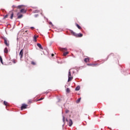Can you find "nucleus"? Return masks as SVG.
I'll return each mask as SVG.
<instances>
[{"label":"nucleus","instance_id":"nucleus-1","mask_svg":"<svg viewBox=\"0 0 130 130\" xmlns=\"http://www.w3.org/2000/svg\"><path fill=\"white\" fill-rule=\"evenodd\" d=\"M70 32L72 35L75 36V37H83V35L82 34H77V33L74 32L73 30H71Z\"/></svg>","mask_w":130,"mask_h":130},{"label":"nucleus","instance_id":"nucleus-2","mask_svg":"<svg viewBox=\"0 0 130 130\" xmlns=\"http://www.w3.org/2000/svg\"><path fill=\"white\" fill-rule=\"evenodd\" d=\"M9 16H10V19L11 20H13V18H14V13L12 11L9 12L8 14L6 15L5 17L4 18L6 19V18H8Z\"/></svg>","mask_w":130,"mask_h":130},{"label":"nucleus","instance_id":"nucleus-3","mask_svg":"<svg viewBox=\"0 0 130 130\" xmlns=\"http://www.w3.org/2000/svg\"><path fill=\"white\" fill-rule=\"evenodd\" d=\"M73 77H72V73H71V70L69 71V74H68V82H71L72 80H73Z\"/></svg>","mask_w":130,"mask_h":130},{"label":"nucleus","instance_id":"nucleus-4","mask_svg":"<svg viewBox=\"0 0 130 130\" xmlns=\"http://www.w3.org/2000/svg\"><path fill=\"white\" fill-rule=\"evenodd\" d=\"M17 19H22L23 18V14H21L20 12L17 14Z\"/></svg>","mask_w":130,"mask_h":130},{"label":"nucleus","instance_id":"nucleus-5","mask_svg":"<svg viewBox=\"0 0 130 130\" xmlns=\"http://www.w3.org/2000/svg\"><path fill=\"white\" fill-rule=\"evenodd\" d=\"M66 121H68L69 126H72V125H73V120H72V119H70L69 121L68 119H66Z\"/></svg>","mask_w":130,"mask_h":130},{"label":"nucleus","instance_id":"nucleus-6","mask_svg":"<svg viewBox=\"0 0 130 130\" xmlns=\"http://www.w3.org/2000/svg\"><path fill=\"white\" fill-rule=\"evenodd\" d=\"M27 106H28V105H27L25 104H22V105L21 107V110H23V109H26V108H27Z\"/></svg>","mask_w":130,"mask_h":130},{"label":"nucleus","instance_id":"nucleus-7","mask_svg":"<svg viewBox=\"0 0 130 130\" xmlns=\"http://www.w3.org/2000/svg\"><path fill=\"white\" fill-rule=\"evenodd\" d=\"M23 54H24V52H23V49H22L19 53L20 58H23Z\"/></svg>","mask_w":130,"mask_h":130},{"label":"nucleus","instance_id":"nucleus-8","mask_svg":"<svg viewBox=\"0 0 130 130\" xmlns=\"http://www.w3.org/2000/svg\"><path fill=\"white\" fill-rule=\"evenodd\" d=\"M26 10H25L24 9H21L19 13H23V14H25L26 13Z\"/></svg>","mask_w":130,"mask_h":130},{"label":"nucleus","instance_id":"nucleus-9","mask_svg":"<svg viewBox=\"0 0 130 130\" xmlns=\"http://www.w3.org/2000/svg\"><path fill=\"white\" fill-rule=\"evenodd\" d=\"M37 46H38V47H39V48H40V49L43 50V48L42 47V46H41V44L38 43V44H37Z\"/></svg>","mask_w":130,"mask_h":130},{"label":"nucleus","instance_id":"nucleus-10","mask_svg":"<svg viewBox=\"0 0 130 130\" xmlns=\"http://www.w3.org/2000/svg\"><path fill=\"white\" fill-rule=\"evenodd\" d=\"M4 42H5V44H6L7 46H9V43H8V41L7 40V39H4Z\"/></svg>","mask_w":130,"mask_h":130},{"label":"nucleus","instance_id":"nucleus-11","mask_svg":"<svg viewBox=\"0 0 130 130\" xmlns=\"http://www.w3.org/2000/svg\"><path fill=\"white\" fill-rule=\"evenodd\" d=\"M38 37V36L36 37L35 36H34V41L35 42H36L37 41V38Z\"/></svg>","mask_w":130,"mask_h":130},{"label":"nucleus","instance_id":"nucleus-12","mask_svg":"<svg viewBox=\"0 0 130 130\" xmlns=\"http://www.w3.org/2000/svg\"><path fill=\"white\" fill-rule=\"evenodd\" d=\"M24 7V5H19L17 7V9H22Z\"/></svg>","mask_w":130,"mask_h":130},{"label":"nucleus","instance_id":"nucleus-13","mask_svg":"<svg viewBox=\"0 0 130 130\" xmlns=\"http://www.w3.org/2000/svg\"><path fill=\"white\" fill-rule=\"evenodd\" d=\"M76 27H77V28H78V29H79V30H81V29H82V27L80 26H79V24L76 23Z\"/></svg>","mask_w":130,"mask_h":130},{"label":"nucleus","instance_id":"nucleus-14","mask_svg":"<svg viewBox=\"0 0 130 130\" xmlns=\"http://www.w3.org/2000/svg\"><path fill=\"white\" fill-rule=\"evenodd\" d=\"M4 52L5 53H8V48H5L4 49Z\"/></svg>","mask_w":130,"mask_h":130},{"label":"nucleus","instance_id":"nucleus-15","mask_svg":"<svg viewBox=\"0 0 130 130\" xmlns=\"http://www.w3.org/2000/svg\"><path fill=\"white\" fill-rule=\"evenodd\" d=\"M61 50L62 51H67V50H68V49H67L66 48H61Z\"/></svg>","mask_w":130,"mask_h":130},{"label":"nucleus","instance_id":"nucleus-16","mask_svg":"<svg viewBox=\"0 0 130 130\" xmlns=\"http://www.w3.org/2000/svg\"><path fill=\"white\" fill-rule=\"evenodd\" d=\"M89 59L88 58H85L84 59V61H85V62H89Z\"/></svg>","mask_w":130,"mask_h":130},{"label":"nucleus","instance_id":"nucleus-17","mask_svg":"<svg viewBox=\"0 0 130 130\" xmlns=\"http://www.w3.org/2000/svg\"><path fill=\"white\" fill-rule=\"evenodd\" d=\"M80 87L79 86H78L76 87V88H75V91H79V90H80Z\"/></svg>","mask_w":130,"mask_h":130},{"label":"nucleus","instance_id":"nucleus-18","mask_svg":"<svg viewBox=\"0 0 130 130\" xmlns=\"http://www.w3.org/2000/svg\"><path fill=\"white\" fill-rule=\"evenodd\" d=\"M66 92H67V93H70V92H71V89H70L69 88H67L66 89Z\"/></svg>","mask_w":130,"mask_h":130},{"label":"nucleus","instance_id":"nucleus-19","mask_svg":"<svg viewBox=\"0 0 130 130\" xmlns=\"http://www.w3.org/2000/svg\"><path fill=\"white\" fill-rule=\"evenodd\" d=\"M67 54H69V52H64L63 55V56H66Z\"/></svg>","mask_w":130,"mask_h":130},{"label":"nucleus","instance_id":"nucleus-20","mask_svg":"<svg viewBox=\"0 0 130 130\" xmlns=\"http://www.w3.org/2000/svg\"><path fill=\"white\" fill-rule=\"evenodd\" d=\"M81 101V98H80L79 99H78L77 101H76V103H80V102Z\"/></svg>","mask_w":130,"mask_h":130},{"label":"nucleus","instance_id":"nucleus-21","mask_svg":"<svg viewBox=\"0 0 130 130\" xmlns=\"http://www.w3.org/2000/svg\"><path fill=\"white\" fill-rule=\"evenodd\" d=\"M0 61L2 64H4V63L3 62V58H2V56H0Z\"/></svg>","mask_w":130,"mask_h":130},{"label":"nucleus","instance_id":"nucleus-22","mask_svg":"<svg viewBox=\"0 0 130 130\" xmlns=\"http://www.w3.org/2000/svg\"><path fill=\"white\" fill-rule=\"evenodd\" d=\"M4 105H5V106H7V105H8V102L6 101H4Z\"/></svg>","mask_w":130,"mask_h":130},{"label":"nucleus","instance_id":"nucleus-23","mask_svg":"<svg viewBox=\"0 0 130 130\" xmlns=\"http://www.w3.org/2000/svg\"><path fill=\"white\" fill-rule=\"evenodd\" d=\"M31 103H32V100H29L28 102V104H31Z\"/></svg>","mask_w":130,"mask_h":130},{"label":"nucleus","instance_id":"nucleus-24","mask_svg":"<svg viewBox=\"0 0 130 130\" xmlns=\"http://www.w3.org/2000/svg\"><path fill=\"white\" fill-rule=\"evenodd\" d=\"M44 99V98H41L40 99L38 100L37 101H41V100H43Z\"/></svg>","mask_w":130,"mask_h":130},{"label":"nucleus","instance_id":"nucleus-25","mask_svg":"<svg viewBox=\"0 0 130 130\" xmlns=\"http://www.w3.org/2000/svg\"><path fill=\"white\" fill-rule=\"evenodd\" d=\"M31 63V64H32V66H35V64H36V63L34 61H32Z\"/></svg>","mask_w":130,"mask_h":130},{"label":"nucleus","instance_id":"nucleus-26","mask_svg":"<svg viewBox=\"0 0 130 130\" xmlns=\"http://www.w3.org/2000/svg\"><path fill=\"white\" fill-rule=\"evenodd\" d=\"M62 117H63V122L64 123L66 121V120H64L66 118L64 117V116H63Z\"/></svg>","mask_w":130,"mask_h":130},{"label":"nucleus","instance_id":"nucleus-27","mask_svg":"<svg viewBox=\"0 0 130 130\" xmlns=\"http://www.w3.org/2000/svg\"><path fill=\"white\" fill-rule=\"evenodd\" d=\"M34 13H38V10H36L35 11H34Z\"/></svg>","mask_w":130,"mask_h":130},{"label":"nucleus","instance_id":"nucleus-28","mask_svg":"<svg viewBox=\"0 0 130 130\" xmlns=\"http://www.w3.org/2000/svg\"><path fill=\"white\" fill-rule=\"evenodd\" d=\"M12 8H13V9H15V8H16V7L13 5V6H12Z\"/></svg>","mask_w":130,"mask_h":130},{"label":"nucleus","instance_id":"nucleus-29","mask_svg":"<svg viewBox=\"0 0 130 130\" xmlns=\"http://www.w3.org/2000/svg\"><path fill=\"white\" fill-rule=\"evenodd\" d=\"M49 24H50V25H52V22H49Z\"/></svg>","mask_w":130,"mask_h":130},{"label":"nucleus","instance_id":"nucleus-30","mask_svg":"<svg viewBox=\"0 0 130 130\" xmlns=\"http://www.w3.org/2000/svg\"><path fill=\"white\" fill-rule=\"evenodd\" d=\"M51 56H54V54H51Z\"/></svg>","mask_w":130,"mask_h":130},{"label":"nucleus","instance_id":"nucleus-31","mask_svg":"<svg viewBox=\"0 0 130 130\" xmlns=\"http://www.w3.org/2000/svg\"><path fill=\"white\" fill-rule=\"evenodd\" d=\"M30 29H34V27H31Z\"/></svg>","mask_w":130,"mask_h":130},{"label":"nucleus","instance_id":"nucleus-32","mask_svg":"<svg viewBox=\"0 0 130 130\" xmlns=\"http://www.w3.org/2000/svg\"><path fill=\"white\" fill-rule=\"evenodd\" d=\"M69 112V110L66 111V113H68Z\"/></svg>","mask_w":130,"mask_h":130},{"label":"nucleus","instance_id":"nucleus-33","mask_svg":"<svg viewBox=\"0 0 130 130\" xmlns=\"http://www.w3.org/2000/svg\"><path fill=\"white\" fill-rule=\"evenodd\" d=\"M25 32H28V30H26Z\"/></svg>","mask_w":130,"mask_h":130},{"label":"nucleus","instance_id":"nucleus-34","mask_svg":"<svg viewBox=\"0 0 130 130\" xmlns=\"http://www.w3.org/2000/svg\"><path fill=\"white\" fill-rule=\"evenodd\" d=\"M111 55H113V54H111Z\"/></svg>","mask_w":130,"mask_h":130}]
</instances>
